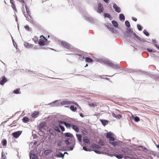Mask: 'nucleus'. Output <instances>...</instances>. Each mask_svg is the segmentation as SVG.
<instances>
[{
  "label": "nucleus",
  "mask_w": 159,
  "mask_h": 159,
  "mask_svg": "<svg viewBox=\"0 0 159 159\" xmlns=\"http://www.w3.org/2000/svg\"><path fill=\"white\" fill-rule=\"evenodd\" d=\"M89 105L90 107H94L97 106V104L96 103H92L89 104Z\"/></svg>",
  "instance_id": "a878e982"
},
{
  "label": "nucleus",
  "mask_w": 159,
  "mask_h": 159,
  "mask_svg": "<svg viewBox=\"0 0 159 159\" xmlns=\"http://www.w3.org/2000/svg\"><path fill=\"white\" fill-rule=\"evenodd\" d=\"M2 158L3 159L6 158V156L5 154L4 153L2 152Z\"/></svg>",
  "instance_id": "c03bdc74"
},
{
  "label": "nucleus",
  "mask_w": 159,
  "mask_h": 159,
  "mask_svg": "<svg viewBox=\"0 0 159 159\" xmlns=\"http://www.w3.org/2000/svg\"><path fill=\"white\" fill-rule=\"evenodd\" d=\"M112 23L113 25L116 27H118V24L116 21L113 20L112 21Z\"/></svg>",
  "instance_id": "b1692460"
},
{
  "label": "nucleus",
  "mask_w": 159,
  "mask_h": 159,
  "mask_svg": "<svg viewBox=\"0 0 159 159\" xmlns=\"http://www.w3.org/2000/svg\"><path fill=\"white\" fill-rule=\"evenodd\" d=\"M127 30L130 32L131 33L133 34L134 32H133V30L132 29H131L130 28H128L127 29Z\"/></svg>",
  "instance_id": "3c124183"
},
{
  "label": "nucleus",
  "mask_w": 159,
  "mask_h": 159,
  "mask_svg": "<svg viewBox=\"0 0 159 159\" xmlns=\"http://www.w3.org/2000/svg\"><path fill=\"white\" fill-rule=\"evenodd\" d=\"M61 103L62 105H63L74 104L77 106H79L78 104L76 102L67 100H64L62 101L61 102Z\"/></svg>",
  "instance_id": "f03ea898"
},
{
  "label": "nucleus",
  "mask_w": 159,
  "mask_h": 159,
  "mask_svg": "<svg viewBox=\"0 0 159 159\" xmlns=\"http://www.w3.org/2000/svg\"><path fill=\"white\" fill-rule=\"evenodd\" d=\"M61 144H62V142H61L60 141L57 143V145L58 146L60 147L61 146Z\"/></svg>",
  "instance_id": "052dcab7"
},
{
  "label": "nucleus",
  "mask_w": 159,
  "mask_h": 159,
  "mask_svg": "<svg viewBox=\"0 0 159 159\" xmlns=\"http://www.w3.org/2000/svg\"><path fill=\"white\" fill-rule=\"evenodd\" d=\"M137 27L139 30L141 31L142 30V27L139 25H137Z\"/></svg>",
  "instance_id": "09e8293b"
},
{
  "label": "nucleus",
  "mask_w": 159,
  "mask_h": 159,
  "mask_svg": "<svg viewBox=\"0 0 159 159\" xmlns=\"http://www.w3.org/2000/svg\"><path fill=\"white\" fill-rule=\"evenodd\" d=\"M83 149L85 151H88V149L85 147H83Z\"/></svg>",
  "instance_id": "680f3d73"
},
{
  "label": "nucleus",
  "mask_w": 159,
  "mask_h": 159,
  "mask_svg": "<svg viewBox=\"0 0 159 159\" xmlns=\"http://www.w3.org/2000/svg\"><path fill=\"white\" fill-rule=\"evenodd\" d=\"M25 29L27 30H29V27L28 26L26 25L25 26Z\"/></svg>",
  "instance_id": "bf43d9fd"
},
{
  "label": "nucleus",
  "mask_w": 159,
  "mask_h": 159,
  "mask_svg": "<svg viewBox=\"0 0 159 159\" xmlns=\"http://www.w3.org/2000/svg\"><path fill=\"white\" fill-rule=\"evenodd\" d=\"M61 44L63 47L67 49H69L70 47V44L66 42L62 41L61 43Z\"/></svg>",
  "instance_id": "423d86ee"
},
{
  "label": "nucleus",
  "mask_w": 159,
  "mask_h": 159,
  "mask_svg": "<svg viewBox=\"0 0 159 159\" xmlns=\"http://www.w3.org/2000/svg\"><path fill=\"white\" fill-rule=\"evenodd\" d=\"M120 20H124L125 18L124 15L122 14H121L120 15Z\"/></svg>",
  "instance_id": "c85d7f7f"
},
{
  "label": "nucleus",
  "mask_w": 159,
  "mask_h": 159,
  "mask_svg": "<svg viewBox=\"0 0 159 159\" xmlns=\"http://www.w3.org/2000/svg\"><path fill=\"white\" fill-rule=\"evenodd\" d=\"M2 145L3 146H6L7 144V141L6 139H3L2 142Z\"/></svg>",
  "instance_id": "7c9ffc66"
},
{
  "label": "nucleus",
  "mask_w": 159,
  "mask_h": 159,
  "mask_svg": "<svg viewBox=\"0 0 159 159\" xmlns=\"http://www.w3.org/2000/svg\"><path fill=\"white\" fill-rule=\"evenodd\" d=\"M106 63L107 65L111 67L114 69H118L120 68H122L121 67L120 65L119 64H114L110 61H107Z\"/></svg>",
  "instance_id": "f257e3e1"
},
{
  "label": "nucleus",
  "mask_w": 159,
  "mask_h": 159,
  "mask_svg": "<svg viewBox=\"0 0 159 159\" xmlns=\"http://www.w3.org/2000/svg\"><path fill=\"white\" fill-rule=\"evenodd\" d=\"M104 10L102 5L101 3H99L97 12L99 13L102 12Z\"/></svg>",
  "instance_id": "7ed1b4c3"
},
{
  "label": "nucleus",
  "mask_w": 159,
  "mask_h": 159,
  "mask_svg": "<svg viewBox=\"0 0 159 159\" xmlns=\"http://www.w3.org/2000/svg\"><path fill=\"white\" fill-rule=\"evenodd\" d=\"M49 151V150H46L44 152V153H45L46 154H48L49 152L48 151Z\"/></svg>",
  "instance_id": "69168bd1"
},
{
  "label": "nucleus",
  "mask_w": 159,
  "mask_h": 159,
  "mask_svg": "<svg viewBox=\"0 0 159 159\" xmlns=\"http://www.w3.org/2000/svg\"><path fill=\"white\" fill-rule=\"evenodd\" d=\"M49 133L52 135H53L54 134V132H53V131H52L51 129H49Z\"/></svg>",
  "instance_id": "6e6d98bb"
},
{
  "label": "nucleus",
  "mask_w": 159,
  "mask_h": 159,
  "mask_svg": "<svg viewBox=\"0 0 159 159\" xmlns=\"http://www.w3.org/2000/svg\"><path fill=\"white\" fill-rule=\"evenodd\" d=\"M19 1L22 4L23 7H24V4L25 3L24 1V0H19Z\"/></svg>",
  "instance_id": "864d4df0"
},
{
  "label": "nucleus",
  "mask_w": 159,
  "mask_h": 159,
  "mask_svg": "<svg viewBox=\"0 0 159 159\" xmlns=\"http://www.w3.org/2000/svg\"><path fill=\"white\" fill-rule=\"evenodd\" d=\"M82 133L84 135H87L88 132L86 129L82 131Z\"/></svg>",
  "instance_id": "ea45409f"
},
{
  "label": "nucleus",
  "mask_w": 159,
  "mask_h": 159,
  "mask_svg": "<svg viewBox=\"0 0 159 159\" xmlns=\"http://www.w3.org/2000/svg\"><path fill=\"white\" fill-rule=\"evenodd\" d=\"M133 35L136 37L140 41H141V39L139 37L138 35H137L135 33H133Z\"/></svg>",
  "instance_id": "c9c22d12"
},
{
  "label": "nucleus",
  "mask_w": 159,
  "mask_h": 159,
  "mask_svg": "<svg viewBox=\"0 0 159 159\" xmlns=\"http://www.w3.org/2000/svg\"><path fill=\"white\" fill-rule=\"evenodd\" d=\"M29 118L26 117H24L23 118V121L25 123H28L29 122Z\"/></svg>",
  "instance_id": "393cba45"
},
{
  "label": "nucleus",
  "mask_w": 159,
  "mask_h": 159,
  "mask_svg": "<svg viewBox=\"0 0 159 159\" xmlns=\"http://www.w3.org/2000/svg\"><path fill=\"white\" fill-rule=\"evenodd\" d=\"M147 51L149 52H152V49L148 48L147 49Z\"/></svg>",
  "instance_id": "338daca9"
},
{
  "label": "nucleus",
  "mask_w": 159,
  "mask_h": 159,
  "mask_svg": "<svg viewBox=\"0 0 159 159\" xmlns=\"http://www.w3.org/2000/svg\"><path fill=\"white\" fill-rule=\"evenodd\" d=\"M58 122L60 124H64L65 125V123H66V122L64 121H58Z\"/></svg>",
  "instance_id": "4d7b16f0"
},
{
  "label": "nucleus",
  "mask_w": 159,
  "mask_h": 159,
  "mask_svg": "<svg viewBox=\"0 0 159 159\" xmlns=\"http://www.w3.org/2000/svg\"><path fill=\"white\" fill-rule=\"evenodd\" d=\"M72 126L73 129L75 130L76 132H79V129L77 126L75 125H72Z\"/></svg>",
  "instance_id": "ddd939ff"
},
{
  "label": "nucleus",
  "mask_w": 159,
  "mask_h": 159,
  "mask_svg": "<svg viewBox=\"0 0 159 159\" xmlns=\"http://www.w3.org/2000/svg\"><path fill=\"white\" fill-rule=\"evenodd\" d=\"M40 38H43V39L44 40H46V41H47V39H46L45 37L43 36V35H41L40 37Z\"/></svg>",
  "instance_id": "13d9d810"
},
{
  "label": "nucleus",
  "mask_w": 159,
  "mask_h": 159,
  "mask_svg": "<svg viewBox=\"0 0 159 159\" xmlns=\"http://www.w3.org/2000/svg\"><path fill=\"white\" fill-rule=\"evenodd\" d=\"M104 16L105 17H106L109 18H111V16L110 14L106 13H105Z\"/></svg>",
  "instance_id": "e433bc0d"
},
{
  "label": "nucleus",
  "mask_w": 159,
  "mask_h": 159,
  "mask_svg": "<svg viewBox=\"0 0 159 159\" xmlns=\"http://www.w3.org/2000/svg\"><path fill=\"white\" fill-rule=\"evenodd\" d=\"M33 40L35 43H37L38 41V38L36 36H35L33 39Z\"/></svg>",
  "instance_id": "4c0bfd02"
},
{
  "label": "nucleus",
  "mask_w": 159,
  "mask_h": 159,
  "mask_svg": "<svg viewBox=\"0 0 159 159\" xmlns=\"http://www.w3.org/2000/svg\"><path fill=\"white\" fill-rule=\"evenodd\" d=\"M70 109L74 112H75L76 111L77 108L76 107H75L74 106L72 105L70 107Z\"/></svg>",
  "instance_id": "412c9836"
},
{
  "label": "nucleus",
  "mask_w": 159,
  "mask_h": 159,
  "mask_svg": "<svg viewBox=\"0 0 159 159\" xmlns=\"http://www.w3.org/2000/svg\"><path fill=\"white\" fill-rule=\"evenodd\" d=\"M76 135L77 139L79 140V141L80 142H82V137L81 135L80 134H76Z\"/></svg>",
  "instance_id": "aec40b11"
},
{
  "label": "nucleus",
  "mask_w": 159,
  "mask_h": 159,
  "mask_svg": "<svg viewBox=\"0 0 159 159\" xmlns=\"http://www.w3.org/2000/svg\"><path fill=\"white\" fill-rule=\"evenodd\" d=\"M112 134L111 132H108L107 134L106 137L107 138L109 139L111 136H112Z\"/></svg>",
  "instance_id": "cd10ccee"
},
{
  "label": "nucleus",
  "mask_w": 159,
  "mask_h": 159,
  "mask_svg": "<svg viewBox=\"0 0 159 159\" xmlns=\"http://www.w3.org/2000/svg\"><path fill=\"white\" fill-rule=\"evenodd\" d=\"M122 117V116L120 114H118L117 115L116 118L117 119H120V118H121Z\"/></svg>",
  "instance_id": "49530a36"
},
{
  "label": "nucleus",
  "mask_w": 159,
  "mask_h": 159,
  "mask_svg": "<svg viewBox=\"0 0 159 159\" xmlns=\"http://www.w3.org/2000/svg\"><path fill=\"white\" fill-rule=\"evenodd\" d=\"M85 61L86 62L88 63L92 62H93V59L89 57H86L85 58Z\"/></svg>",
  "instance_id": "f3484780"
},
{
  "label": "nucleus",
  "mask_w": 159,
  "mask_h": 159,
  "mask_svg": "<svg viewBox=\"0 0 159 159\" xmlns=\"http://www.w3.org/2000/svg\"><path fill=\"white\" fill-rule=\"evenodd\" d=\"M84 142L85 143H90V141L89 139H86L84 140Z\"/></svg>",
  "instance_id": "37998d69"
},
{
  "label": "nucleus",
  "mask_w": 159,
  "mask_h": 159,
  "mask_svg": "<svg viewBox=\"0 0 159 159\" xmlns=\"http://www.w3.org/2000/svg\"><path fill=\"white\" fill-rule=\"evenodd\" d=\"M125 25L127 27H129L130 26V24L129 22L127 20H126L125 22Z\"/></svg>",
  "instance_id": "58836bf2"
},
{
  "label": "nucleus",
  "mask_w": 159,
  "mask_h": 159,
  "mask_svg": "<svg viewBox=\"0 0 159 159\" xmlns=\"http://www.w3.org/2000/svg\"><path fill=\"white\" fill-rule=\"evenodd\" d=\"M64 135L66 137H70L71 139H72L74 138L72 134L70 133H66L64 134Z\"/></svg>",
  "instance_id": "f8f14e48"
},
{
  "label": "nucleus",
  "mask_w": 159,
  "mask_h": 159,
  "mask_svg": "<svg viewBox=\"0 0 159 159\" xmlns=\"http://www.w3.org/2000/svg\"><path fill=\"white\" fill-rule=\"evenodd\" d=\"M45 125V124L44 122H42L39 125V127L40 129H42L43 128Z\"/></svg>",
  "instance_id": "473e14b6"
},
{
  "label": "nucleus",
  "mask_w": 159,
  "mask_h": 159,
  "mask_svg": "<svg viewBox=\"0 0 159 159\" xmlns=\"http://www.w3.org/2000/svg\"><path fill=\"white\" fill-rule=\"evenodd\" d=\"M115 140L114 138L112 136H111L109 139V140L110 141V142H111V141H114Z\"/></svg>",
  "instance_id": "603ef678"
},
{
  "label": "nucleus",
  "mask_w": 159,
  "mask_h": 159,
  "mask_svg": "<svg viewBox=\"0 0 159 159\" xmlns=\"http://www.w3.org/2000/svg\"><path fill=\"white\" fill-rule=\"evenodd\" d=\"M109 143L112 144L113 146H116L118 145V143L117 142L114 141V142H109Z\"/></svg>",
  "instance_id": "c756f323"
},
{
  "label": "nucleus",
  "mask_w": 159,
  "mask_h": 159,
  "mask_svg": "<svg viewBox=\"0 0 159 159\" xmlns=\"http://www.w3.org/2000/svg\"><path fill=\"white\" fill-rule=\"evenodd\" d=\"M24 45L27 48H32L34 46L33 44H30L26 42L25 43Z\"/></svg>",
  "instance_id": "2eb2a0df"
},
{
  "label": "nucleus",
  "mask_w": 159,
  "mask_h": 159,
  "mask_svg": "<svg viewBox=\"0 0 159 159\" xmlns=\"http://www.w3.org/2000/svg\"><path fill=\"white\" fill-rule=\"evenodd\" d=\"M19 91L20 89H17L14 90L13 91V93L15 94H19L20 93Z\"/></svg>",
  "instance_id": "f704fd0d"
},
{
  "label": "nucleus",
  "mask_w": 159,
  "mask_h": 159,
  "mask_svg": "<svg viewBox=\"0 0 159 159\" xmlns=\"http://www.w3.org/2000/svg\"><path fill=\"white\" fill-rule=\"evenodd\" d=\"M113 7L116 12L118 13L120 12V8L116 4H113Z\"/></svg>",
  "instance_id": "6e6552de"
},
{
  "label": "nucleus",
  "mask_w": 159,
  "mask_h": 159,
  "mask_svg": "<svg viewBox=\"0 0 159 159\" xmlns=\"http://www.w3.org/2000/svg\"><path fill=\"white\" fill-rule=\"evenodd\" d=\"M45 41L42 39H40V40L38 42V43L40 46H43L45 45Z\"/></svg>",
  "instance_id": "4be33fe9"
},
{
  "label": "nucleus",
  "mask_w": 159,
  "mask_h": 159,
  "mask_svg": "<svg viewBox=\"0 0 159 159\" xmlns=\"http://www.w3.org/2000/svg\"><path fill=\"white\" fill-rule=\"evenodd\" d=\"M59 125H58L55 126H54V129L58 133H60L61 131L59 129Z\"/></svg>",
  "instance_id": "6ab92c4d"
},
{
  "label": "nucleus",
  "mask_w": 159,
  "mask_h": 159,
  "mask_svg": "<svg viewBox=\"0 0 159 159\" xmlns=\"http://www.w3.org/2000/svg\"><path fill=\"white\" fill-rule=\"evenodd\" d=\"M73 148H74V146H73L70 147V148L69 150H73Z\"/></svg>",
  "instance_id": "774afa93"
},
{
  "label": "nucleus",
  "mask_w": 159,
  "mask_h": 159,
  "mask_svg": "<svg viewBox=\"0 0 159 159\" xmlns=\"http://www.w3.org/2000/svg\"><path fill=\"white\" fill-rule=\"evenodd\" d=\"M143 33L146 36H148L149 35L148 33L145 30H144Z\"/></svg>",
  "instance_id": "8fccbe9b"
},
{
  "label": "nucleus",
  "mask_w": 159,
  "mask_h": 159,
  "mask_svg": "<svg viewBox=\"0 0 159 159\" xmlns=\"http://www.w3.org/2000/svg\"><path fill=\"white\" fill-rule=\"evenodd\" d=\"M112 115L114 117L116 118L117 115H116L114 113H112Z\"/></svg>",
  "instance_id": "e2e57ef3"
},
{
  "label": "nucleus",
  "mask_w": 159,
  "mask_h": 159,
  "mask_svg": "<svg viewBox=\"0 0 159 159\" xmlns=\"http://www.w3.org/2000/svg\"><path fill=\"white\" fill-rule=\"evenodd\" d=\"M129 34L128 31H126L124 33V35L127 37L130 36Z\"/></svg>",
  "instance_id": "a18cd8bd"
},
{
  "label": "nucleus",
  "mask_w": 159,
  "mask_h": 159,
  "mask_svg": "<svg viewBox=\"0 0 159 159\" xmlns=\"http://www.w3.org/2000/svg\"><path fill=\"white\" fill-rule=\"evenodd\" d=\"M39 114V112L37 111H35L31 114V116L34 118H36L38 117Z\"/></svg>",
  "instance_id": "9b49d317"
},
{
  "label": "nucleus",
  "mask_w": 159,
  "mask_h": 159,
  "mask_svg": "<svg viewBox=\"0 0 159 159\" xmlns=\"http://www.w3.org/2000/svg\"><path fill=\"white\" fill-rule=\"evenodd\" d=\"M99 144L101 145H104V143L102 141H99Z\"/></svg>",
  "instance_id": "5fc2aeb1"
},
{
  "label": "nucleus",
  "mask_w": 159,
  "mask_h": 159,
  "mask_svg": "<svg viewBox=\"0 0 159 159\" xmlns=\"http://www.w3.org/2000/svg\"><path fill=\"white\" fill-rule=\"evenodd\" d=\"M134 120L135 122H138L140 120V119L139 117L136 116L134 118Z\"/></svg>",
  "instance_id": "79ce46f5"
},
{
  "label": "nucleus",
  "mask_w": 159,
  "mask_h": 159,
  "mask_svg": "<svg viewBox=\"0 0 159 159\" xmlns=\"http://www.w3.org/2000/svg\"><path fill=\"white\" fill-rule=\"evenodd\" d=\"M64 125L67 128H70L72 126V125L70 124L69 123H67L66 122L65 123V124Z\"/></svg>",
  "instance_id": "72a5a7b5"
},
{
  "label": "nucleus",
  "mask_w": 159,
  "mask_h": 159,
  "mask_svg": "<svg viewBox=\"0 0 159 159\" xmlns=\"http://www.w3.org/2000/svg\"><path fill=\"white\" fill-rule=\"evenodd\" d=\"M94 151L97 153H98V154H100V152L99 151H98V150H95Z\"/></svg>",
  "instance_id": "0e129e2a"
},
{
  "label": "nucleus",
  "mask_w": 159,
  "mask_h": 159,
  "mask_svg": "<svg viewBox=\"0 0 159 159\" xmlns=\"http://www.w3.org/2000/svg\"><path fill=\"white\" fill-rule=\"evenodd\" d=\"M75 55L76 58L80 61H83L85 58L84 56L82 54L80 55L78 54H75Z\"/></svg>",
  "instance_id": "20e7f679"
},
{
  "label": "nucleus",
  "mask_w": 159,
  "mask_h": 159,
  "mask_svg": "<svg viewBox=\"0 0 159 159\" xmlns=\"http://www.w3.org/2000/svg\"><path fill=\"white\" fill-rule=\"evenodd\" d=\"M69 138H67L65 140V143L67 145H68L70 144V142H69Z\"/></svg>",
  "instance_id": "a19ab883"
},
{
  "label": "nucleus",
  "mask_w": 159,
  "mask_h": 159,
  "mask_svg": "<svg viewBox=\"0 0 159 159\" xmlns=\"http://www.w3.org/2000/svg\"><path fill=\"white\" fill-rule=\"evenodd\" d=\"M93 148H97L98 149H101V146L98 145H96V144H94L93 145Z\"/></svg>",
  "instance_id": "bb28decb"
},
{
  "label": "nucleus",
  "mask_w": 159,
  "mask_h": 159,
  "mask_svg": "<svg viewBox=\"0 0 159 159\" xmlns=\"http://www.w3.org/2000/svg\"><path fill=\"white\" fill-rule=\"evenodd\" d=\"M21 132L18 131L12 133L13 136L16 138H18L21 134Z\"/></svg>",
  "instance_id": "0eeeda50"
},
{
  "label": "nucleus",
  "mask_w": 159,
  "mask_h": 159,
  "mask_svg": "<svg viewBox=\"0 0 159 159\" xmlns=\"http://www.w3.org/2000/svg\"><path fill=\"white\" fill-rule=\"evenodd\" d=\"M10 3L11 4V6L12 8L15 10L16 11V8L15 4V2L14 0H10Z\"/></svg>",
  "instance_id": "9d476101"
},
{
  "label": "nucleus",
  "mask_w": 159,
  "mask_h": 159,
  "mask_svg": "<svg viewBox=\"0 0 159 159\" xmlns=\"http://www.w3.org/2000/svg\"><path fill=\"white\" fill-rule=\"evenodd\" d=\"M108 29L112 33H117V30L116 29H114L113 28L108 27Z\"/></svg>",
  "instance_id": "dca6fc26"
},
{
  "label": "nucleus",
  "mask_w": 159,
  "mask_h": 159,
  "mask_svg": "<svg viewBox=\"0 0 159 159\" xmlns=\"http://www.w3.org/2000/svg\"><path fill=\"white\" fill-rule=\"evenodd\" d=\"M30 159H37V156L32 153H30Z\"/></svg>",
  "instance_id": "a211bd4d"
},
{
  "label": "nucleus",
  "mask_w": 159,
  "mask_h": 159,
  "mask_svg": "<svg viewBox=\"0 0 159 159\" xmlns=\"http://www.w3.org/2000/svg\"><path fill=\"white\" fill-rule=\"evenodd\" d=\"M100 121L104 126L107 125L108 123V121L106 120H100Z\"/></svg>",
  "instance_id": "4468645a"
},
{
  "label": "nucleus",
  "mask_w": 159,
  "mask_h": 159,
  "mask_svg": "<svg viewBox=\"0 0 159 159\" xmlns=\"http://www.w3.org/2000/svg\"><path fill=\"white\" fill-rule=\"evenodd\" d=\"M115 156L116 157L119 159H122L123 157V154H115Z\"/></svg>",
  "instance_id": "5701e85b"
},
{
  "label": "nucleus",
  "mask_w": 159,
  "mask_h": 159,
  "mask_svg": "<svg viewBox=\"0 0 159 159\" xmlns=\"http://www.w3.org/2000/svg\"><path fill=\"white\" fill-rule=\"evenodd\" d=\"M7 81V79L5 76H3L0 79V84L1 85H3Z\"/></svg>",
  "instance_id": "39448f33"
},
{
  "label": "nucleus",
  "mask_w": 159,
  "mask_h": 159,
  "mask_svg": "<svg viewBox=\"0 0 159 159\" xmlns=\"http://www.w3.org/2000/svg\"><path fill=\"white\" fill-rule=\"evenodd\" d=\"M57 156L58 157H64V154H62L61 152H59L57 155Z\"/></svg>",
  "instance_id": "2f4dec72"
},
{
  "label": "nucleus",
  "mask_w": 159,
  "mask_h": 159,
  "mask_svg": "<svg viewBox=\"0 0 159 159\" xmlns=\"http://www.w3.org/2000/svg\"><path fill=\"white\" fill-rule=\"evenodd\" d=\"M59 128H60L62 131H65V129L64 127L60 125H59Z\"/></svg>",
  "instance_id": "de8ad7c7"
},
{
  "label": "nucleus",
  "mask_w": 159,
  "mask_h": 159,
  "mask_svg": "<svg viewBox=\"0 0 159 159\" xmlns=\"http://www.w3.org/2000/svg\"><path fill=\"white\" fill-rule=\"evenodd\" d=\"M121 151L126 154L129 155V150L128 148H123L122 149Z\"/></svg>",
  "instance_id": "1a4fd4ad"
}]
</instances>
